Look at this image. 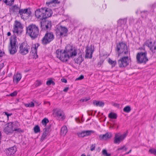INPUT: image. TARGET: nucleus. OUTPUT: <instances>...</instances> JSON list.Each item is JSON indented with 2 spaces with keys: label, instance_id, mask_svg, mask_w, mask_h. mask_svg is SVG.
Instances as JSON below:
<instances>
[{
  "label": "nucleus",
  "instance_id": "f257e3e1",
  "mask_svg": "<svg viewBox=\"0 0 156 156\" xmlns=\"http://www.w3.org/2000/svg\"><path fill=\"white\" fill-rule=\"evenodd\" d=\"M56 57L62 61L66 62L70 58H73L76 56L77 53V50L70 45L67 46L64 50L56 51Z\"/></svg>",
  "mask_w": 156,
  "mask_h": 156
},
{
  "label": "nucleus",
  "instance_id": "f03ea898",
  "mask_svg": "<svg viewBox=\"0 0 156 156\" xmlns=\"http://www.w3.org/2000/svg\"><path fill=\"white\" fill-rule=\"evenodd\" d=\"M26 34L29 36L32 40L37 38L39 34V28L35 24H32L26 28Z\"/></svg>",
  "mask_w": 156,
  "mask_h": 156
},
{
  "label": "nucleus",
  "instance_id": "7ed1b4c3",
  "mask_svg": "<svg viewBox=\"0 0 156 156\" xmlns=\"http://www.w3.org/2000/svg\"><path fill=\"white\" fill-rule=\"evenodd\" d=\"M116 50L118 52L119 55L125 56L127 55L129 52L127 45L123 42L117 44Z\"/></svg>",
  "mask_w": 156,
  "mask_h": 156
},
{
  "label": "nucleus",
  "instance_id": "20e7f679",
  "mask_svg": "<svg viewBox=\"0 0 156 156\" xmlns=\"http://www.w3.org/2000/svg\"><path fill=\"white\" fill-rule=\"evenodd\" d=\"M146 52H141L138 53L136 56L137 62L138 63H146L152 56L151 55L150 56L148 57L147 55Z\"/></svg>",
  "mask_w": 156,
  "mask_h": 156
},
{
  "label": "nucleus",
  "instance_id": "39448f33",
  "mask_svg": "<svg viewBox=\"0 0 156 156\" xmlns=\"http://www.w3.org/2000/svg\"><path fill=\"white\" fill-rule=\"evenodd\" d=\"M68 29L62 26H58L56 30V34L59 38L67 36L68 35Z\"/></svg>",
  "mask_w": 156,
  "mask_h": 156
},
{
  "label": "nucleus",
  "instance_id": "423d86ee",
  "mask_svg": "<svg viewBox=\"0 0 156 156\" xmlns=\"http://www.w3.org/2000/svg\"><path fill=\"white\" fill-rule=\"evenodd\" d=\"M19 52L22 55H25L28 53L30 49V46L27 43L23 42L19 44Z\"/></svg>",
  "mask_w": 156,
  "mask_h": 156
},
{
  "label": "nucleus",
  "instance_id": "0eeeda50",
  "mask_svg": "<svg viewBox=\"0 0 156 156\" xmlns=\"http://www.w3.org/2000/svg\"><path fill=\"white\" fill-rule=\"evenodd\" d=\"M54 39V35L52 32H47L42 39V43L46 45L50 43Z\"/></svg>",
  "mask_w": 156,
  "mask_h": 156
},
{
  "label": "nucleus",
  "instance_id": "6e6552de",
  "mask_svg": "<svg viewBox=\"0 0 156 156\" xmlns=\"http://www.w3.org/2000/svg\"><path fill=\"white\" fill-rule=\"evenodd\" d=\"M16 37L14 38L13 39H10V45L8 48L11 54H14L17 51L18 47L16 44Z\"/></svg>",
  "mask_w": 156,
  "mask_h": 156
},
{
  "label": "nucleus",
  "instance_id": "1a4fd4ad",
  "mask_svg": "<svg viewBox=\"0 0 156 156\" xmlns=\"http://www.w3.org/2000/svg\"><path fill=\"white\" fill-rule=\"evenodd\" d=\"M23 26L21 23L16 20L13 25V28L12 31L14 34L16 35L20 34L22 31Z\"/></svg>",
  "mask_w": 156,
  "mask_h": 156
},
{
  "label": "nucleus",
  "instance_id": "9d476101",
  "mask_svg": "<svg viewBox=\"0 0 156 156\" xmlns=\"http://www.w3.org/2000/svg\"><path fill=\"white\" fill-rule=\"evenodd\" d=\"M128 56H123L118 61V63L120 68L125 67L129 64Z\"/></svg>",
  "mask_w": 156,
  "mask_h": 156
},
{
  "label": "nucleus",
  "instance_id": "9b49d317",
  "mask_svg": "<svg viewBox=\"0 0 156 156\" xmlns=\"http://www.w3.org/2000/svg\"><path fill=\"white\" fill-rule=\"evenodd\" d=\"M16 122H9L6 124V126L4 129L5 132L7 134L13 133L14 127L16 126Z\"/></svg>",
  "mask_w": 156,
  "mask_h": 156
},
{
  "label": "nucleus",
  "instance_id": "f8f14e48",
  "mask_svg": "<svg viewBox=\"0 0 156 156\" xmlns=\"http://www.w3.org/2000/svg\"><path fill=\"white\" fill-rule=\"evenodd\" d=\"M41 27L42 30H48L51 28V23L45 19H42L41 22Z\"/></svg>",
  "mask_w": 156,
  "mask_h": 156
},
{
  "label": "nucleus",
  "instance_id": "ddd939ff",
  "mask_svg": "<svg viewBox=\"0 0 156 156\" xmlns=\"http://www.w3.org/2000/svg\"><path fill=\"white\" fill-rule=\"evenodd\" d=\"M145 44L153 53L156 52V45L155 42H152L150 40H147L145 42Z\"/></svg>",
  "mask_w": 156,
  "mask_h": 156
},
{
  "label": "nucleus",
  "instance_id": "4468645a",
  "mask_svg": "<svg viewBox=\"0 0 156 156\" xmlns=\"http://www.w3.org/2000/svg\"><path fill=\"white\" fill-rule=\"evenodd\" d=\"M18 13L20 14L21 18L23 19H24V18L23 14H26V16L28 17L31 16V12L29 8L21 9L19 10Z\"/></svg>",
  "mask_w": 156,
  "mask_h": 156
},
{
  "label": "nucleus",
  "instance_id": "2eb2a0df",
  "mask_svg": "<svg viewBox=\"0 0 156 156\" xmlns=\"http://www.w3.org/2000/svg\"><path fill=\"white\" fill-rule=\"evenodd\" d=\"M44 13L43 8L37 9L35 12V16L37 18L41 20L44 19Z\"/></svg>",
  "mask_w": 156,
  "mask_h": 156
},
{
  "label": "nucleus",
  "instance_id": "dca6fc26",
  "mask_svg": "<svg viewBox=\"0 0 156 156\" xmlns=\"http://www.w3.org/2000/svg\"><path fill=\"white\" fill-rule=\"evenodd\" d=\"M50 127L51 126L49 125L47 126L44 129V132L41 138V140L43 141L45 139H46L47 136H48L49 132L51 131Z\"/></svg>",
  "mask_w": 156,
  "mask_h": 156
},
{
  "label": "nucleus",
  "instance_id": "f3484780",
  "mask_svg": "<svg viewBox=\"0 0 156 156\" xmlns=\"http://www.w3.org/2000/svg\"><path fill=\"white\" fill-rule=\"evenodd\" d=\"M43 9L44 13V14L43 15L44 19H46L51 16L53 12L51 9L46 8H44Z\"/></svg>",
  "mask_w": 156,
  "mask_h": 156
},
{
  "label": "nucleus",
  "instance_id": "a211bd4d",
  "mask_svg": "<svg viewBox=\"0 0 156 156\" xmlns=\"http://www.w3.org/2000/svg\"><path fill=\"white\" fill-rule=\"evenodd\" d=\"M94 133L93 130H86L77 133V135L80 137H83L84 136L90 135L92 133Z\"/></svg>",
  "mask_w": 156,
  "mask_h": 156
},
{
  "label": "nucleus",
  "instance_id": "6ab92c4d",
  "mask_svg": "<svg viewBox=\"0 0 156 156\" xmlns=\"http://www.w3.org/2000/svg\"><path fill=\"white\" fill-rule=\"evenodd\" d=\"M53 114L55 115V116L58 117V118H61L64 119H65L64 117V114L63 112L60 109H55L53 110Z\"/></svg>",
  "mask_w": 156,
  "mask_h": 156
},
{
  "label": "nucleus",
  "instance_id": "aec40b11",
  "mask_svg": "<svg viewBox=\"0 0 156 156\" xmlns=\"http://www.w3.org/2000/svg\"><path fill=\"white\" fill-rule=\"evenodd\" d=\"M112 136V134L108 132L105 134L100 135H99V138L101 140H106L110 138Z\"/></svg>",
  "mask_w": 156,
  "mask_h": 156
},
{
  "label": "nucleus",
  "instance_id": "412c9836",
  "mask_svg": "<svg viewBox=\"0 0 156 156\" xmlns=\"http://www.w3.org/2000/svg\"><path fill=\"white\" fill-rule=\"evenodd\" d=\"M93 52V51L92 50L91 47L90 48L89 47H87L85 55L86 58H91L92 57V54Z\"/></svg>",
  "mask_w": 156,
  "mask_h": 156
},
{
  "label": "nucleus",
  "instance_id": "4be33fe9",
  "mask_svg": "<svg viewBox=\"0 0 156 156\" xmlns=\"http://www.w3.org/2000/svg\"><path fill=\"white\" fill-rule=\"evenodd\" d=\"M16 149L15 147H12L9 148L6 150V152L9 155H12L15 153Z\"/></svg>",
  "mask_w": 156,
  "mask_h": 156
},
{
  "label": "nucleus",
  "instance_id": "5701e85b",
  "mask_svg": "<svg viewBox=\"0 0 156 156\" xmlns=\"http://www.w3.org/2000/svg\"><path fill=\"white\" fill-rule=\"evenodd\" d=\"M20 9V8L17 5H12L9 8L10 11H12L13 13H14L19 12Z\"/></svg>",
  "mask_w": 156,
  "mask_h": 156
},
{
  "label": "nucleus",
  "instance_id": "b1692460",
  "mask_svg": "<svg viewBox=\"0 0 156 156\" xmlns=\"http://www.w3.org/2000/svg\"><path fill=\"white\" fill-rule=\"evenodd\" d=\"M127 22V19H119L118 21V26L120 27H122L124 25H125Z\"/></svg>",
  "mask_w": 156,
  "mask_h": 156
},
{
  "label": "nucleus",
  "instance_id": "393cba45",
  "mask_svg": "<svg viewBox=\"0 0 156 156\" xmlns=\"http://www.w3.org/2000/svg\"><path fill=\"white\" fill-rule=\"evenodd\" d=\"M21 78V76L20 73H17L14 75L13 78V80L14 82L17 83Z\"/></svg>",
  "mask_w": 156,
  "mask_h": 156
},
{
  "label": "nucleus",
  "instance_id": "a878e982",
  "mask_svg": "<svg viewBox=\"0 0 156 156\" xmlns=\"http://www.w3.org/2000/svg\"><path fill=\"white\" fill-rule=\"evenodd\" d=\"M38 46V44H37V46H36V45H34V46H33L31 48V52L34 55H35L36 56L35 57L36 58H38V55L37 54V48Z\"/></svg>",
  "mask_w": 156,
  "mask_h": 156
},
{
  "label": "nucleus",
  "instance_id": "bb28decb",
  "mask_svg": "<svg viewBox=\"0 0 156 156\" xmlns=\"http://www.w3.org/2000/svg\"><path fill=\"white\" fill-rule=\"evenodd\" d=\"M121 141L122 140L120 136L118 134H115L114 137V143L115 144H119Z\"/></svg>",
  "mask_w": 156,
  "mask_h": 156
},
{
  "label": "nucleus",
  "instance_id": "cd10ccee",
  "mask_svg": "<svg viewBox=\"0 0 156 156\" xmlns=\"http://www.w3.org/2000/svg\"><path fill=\"white\" fill-rule=\"evenodd\" d=\"M68 131L66 126H64L61 129L60 134L62 136H64Z\"/></svg>",
  "mask_w": 156,
  "mask_h": 156
},
{
  "label": "nucleus",
  "instance_id": "c85d7f7f",
  "mask_svg": "<svg viewBox=\"0 0 156 156\" xmlns=\"http://www.w3.org/2000/svg\"><path fill=\"white\" fill-rule=\"evenodd\" d=\"M93 104L97 106H99L100 107H103L104 105V103L102 102H100L94 100L93 101Z\"/></svg>",
  "mask_w": 156,
  "mask_h": 156
},
{
  "label": "nucleus",
  "instance_id": "c756f323",
  "mask_svg": "<svg viewBox=\"0 0 156 156\" xmlns=\"http://www.w3.org/2000/svg\"><path fill=\"white\" fill-rule=\"evenodd\" d=\"M75 62L77 64H80L83 61V59L81 56H79L78 58L74 59Z\"/></svg>",
  "mask_w": 156,
  "mask_h": 156
},
{
  "label": "nucleus",
  "instance_id": "7c9ffc66",
  "mask_svg": "<svg viewBox=\"0 0 156 156\" xmlns=\"http://www.w3.org/2000/svg\"><path fill=\"white\" fill-rule=\"evenodd\" d=\"M3 1L7 5L11 6L14 4V0H10L9 1L7 0H3Z\"/></svg>",
  "mask_w": 156,
  "mask_h": 156
},
{
  "label": "nucleus",
  "instance_id": "2f4dec72",
  "mask_svg": "<svg viewBox=\"0 0 156 156\" xmlns=\"http://www.w3.org/2000/svg\"><path fill=\"white\" fill-rule=\"evenodd\" d=\"M108 117L112 119H116L117 118V115L115 113L111 112L108 115Z\"/></svg>",
  "mask_w": 156,
  "mask_h": 156
},
{
  "label": "nucleus",
  "instance_id": "473e14b6",
  "mask_svg": "<svg viewBox=\"0 0 156 156\" xmlns=\"http://www.w3.org/2000/svg\"><path fill=\"white\" fill-rule=\"evenodd\" d=\"M108 62L109 64L112 65V67L115 66L117 63L116 61H113L110 58L108 59Z\"/></svg>",
  "mask_w": 156,
  "mask_h": 156
},
{
  "label": "nucleus",
  "instance_id": "72a5a7b5",
  "mask_svg": "<svg viewBox=\"0 0 156 156\" xmlns=\"http://www.w3.org/2000/svg\"><path fill=\"white\" fill-rule=\"evenodd\" d=\"M131 108L129 106H126L123 108V111L124 112L129 113L131 111Z\"/></svg>",
  "mask_w": 156,
  "mask_h": 156
},
{
  "label": "nucleus",
  "instance_id": "f704fd0d",
  "mask_svg": "<svg viewBox=\"0 0 156 156\" xmlns=\"http://www.w3.org/2000/svg\"><path fill=\"white\" fill-rule=\"evenodd\" d=\"M34 132L35 133H37L39 132L40 131V127L38 125L35 126L34 127Z\"/></svg>",
  "mask_w": 156,
  "mask_h": 156
},
{
  "label": "nucleus",
  "instance_id": "c9c22d12",
  "mask_svg": "<svg viewBox=\"0 0 156 156\" xmlns=\"http://www.w3.org/2000/svg\"><path fill=\"white\" fill-rule=\"evenodd\" d=\"M48 122L49 120L48 119H47L45 118L42 120L41 123L44 126H45Z\"/></svg>",
  "mask_w": 156,
  "mask_h": 156
},
{
  "label": "nucleus",
  "instance_id": "e433bc0d",
  "mask_svg": "<svg viewBox=\"0 0 156 156\" xmlns=\"http://www.w3.org/2000/svg\"><path fill=\"white\" fill-rule=\"evenodd\" d=\"M60 3V2L58 1V0H52L48 2H46V4L49 5L52 3L55 4H59Z\"/></svg>",
  "mask_w": 156,
  "mask_h": 156
},
{
  "label": "nucleus",
  "instance_id": "4c0bfd02",
  "mask_svg": "<svg viewBox=\"0 0 156 156\" xmlns=\"http://www.w3.org/2000/svg\"><path fill=\"white\" fill-rule=\"evenodd\" d=\"M90 98L89 97H85L84 98H83L81 99L80 100V102L81 103H82L84 102H86L87 101L90 100Z\"/></svg>",
  "mask_w": 156,
  "mask_h": 156
},
{
  "label": "nucleus",
  "instance_id": "58836bf2",
  "mask_svg": "<svg viewBox=\"0 0 156 156\" xmlns=\"http://www.w3.org/2000/svg\"><path fill=\"white\" fill-rule=\"evenodd\" d=\"M148 152L151 154H153L155 155L156 152V149L154 148H151L149 150Z\"/></svg>",
  "mask_w": 156,
  "mask_h": 156
},
{
  "label": "nucleus",
  "instance_id": "ea45409f",
  "mask_svg": "<svg viewBox=\"0 0 156 156\" xmlns=\"http://www.w3.org/2000/svg\"><path fill=\"white\" fill-rule=\"evenodd\" d=\"M15 131L16 133H20L23 132V131L21 130L20 128H17L16 126L14 127L13 131Z\"/></svg>",
  "mask_w": 156,
  "mask_h": 156
},
{
  "label": "nucleus",
  "instance_id": "a19ab883",
  "mask_svg": "<svg viewBox=\"0 0 156 156\" xmlns=\"http://www.w3.org/2000/svg\"><path fill=\"white\" fill-rule=\"evenodd\" d=\"M51 84L53 85H55V83L52 80H48L46 82V84L48 85H50Z\"/></svg>",
  "mask_w": 156,
  "mask_h": 156
},
{
  "label": "nucleus",
  "instance_id": "79ce46f5",
  "mask_svg": "<svg viewBox=\"0 0 156 156\" xmlns=\"http://www.w3.org/2000/svg\"><path fill=\"white\" fill-rule=\"evenodd\" d=\"M102 153L105 156H110L111 155L110 154L108 153L106 150L105 149L102 150Z\"/></svg>",
  "mask_w": 156,
  "mask_h": 156
},
{
  "label": "nucleus",
  "instance_id": "37998d69",
  "mask_svg": "<svg viewBox=\"0 0 156 156\" xmlns=\"http://www.w3.org/2000/svg\"><path fill=\"white\" fill-rule=\"evenodd\" d=\"M127 150L126 148L124 146H123L120 148H118L117 150L119 151L120 150H122L123 151H126Z\"/></svg>",
  "mask_w": 156,
  "mask_h": 156
},
{
  "label": "nucleus",
  "instance_id": "c03bdc74",
  "mask_svg": "<svg viewBox=\"0 0 156 156\" xmlns=\"http://www.w3.org/2000/svg\"><path fill=\"white\" fill-rule=\"evenodd\" d=\"M42 84L41 82L40 81L37 80L36 81V82L35 85L36 87H37Z\"/></svg>",
  "mask_w": 156,
  "mask_h": 156
},
{
  "label": "nucleus",
  "instance_id": "a18cd8bd",
  "mask_svg": "<svg viewBox=\"0 0 156 156\" xmlns=\"http://www.w3.org/2000/svg\"><path fill=\"white\" fill-rule=\"evenodd\" d=\"M17 94V92L16 91H14V92L11 93L9 95V96H10L11 97H14Z\"/></svg>",
  "mask_w": 156,
  "mask_h": 156
},
{
  "label": "nucleus",
  "instance_id": "49530a36",
  "mask_svg": "<svg viewBox=\"0 0 156 156\" xmlns=\"http://www.w3.org/2000/svg\"><path fill=\"white\" fill-rule=\"evenodd\" d=\"M95 144H92L90 147V150L92 151L95 150Z\"/></svg>",
  "mask_w": 156,
  "mask_h": 156
},
{
  "label": "nucleus",
  "instance_id": "de8ad7c7",
  "mask_svg": "<svg viewBox=\"0 0 156 156\" xmlns=\"http://www.w3.org/2000/svg\"><path fill=\"white\" fill-rule=\"evenodd\" d=\"M3 113H4L6 115L8 118L9 116H10L12 115V113H8V112H4Z\"/></svg>",
  "mask_w": 156,
  "mask_h": 156
},
{
  "label": "nucleus",
  "instance_id": "09e8293b",
  "mask_svg": "<svg viewBox=\"0 0 156 156\" xmlns=\"http://www.w3.org/2000/svg\"><path fill=\"white\" fill-rule=\"evenodd\" d=\"M126 134L125 133L122 135H121L120 136V137H121V140H122L126 137Z\"/></svg>",
  "mask_w": 156,
  "mask_h": 156
},
{
  "label": "nucleus",
  "instance_id": "8fccbe9b",
  "mask_svg": "<svg viewBox=\"0 0 156 156\" xmlns=\"http://www.w3.org/2000/svg\"><path fill=\"white\" fill-rule=\"evenodd\" d=\"M4 54V52L0 49V58L2 57Z\"/></svg>",
  "mask_w": 156,
  "mask_h": 156
},
{
  "label": "nucleus",
  "instance_id": "3c124183",
  "mask_svg": "<svg viewBox=\"0 0 156 156\" xmlns=\"http://www.w3.org/2000/svg\"><path fill=\"white\" fill-rule=\"evenodd\" d=\"M29 107H33L34 106V104L33 102H31L30 103H29Z\"/></svg>",
  "mask_w": 156,
  "mask_h": 156
},
{
  "label": "nucleus",
  "instance_id": "603ef678",
  "mask_svg": "<svg viewBox=\"0 0 156 156\" xmlns=\"http://www.w3.org/2000/svg\"><path fill=\"white\" fill-rule=\"evenodd\" d=\"M84 78V76L83 75H81L80 76H79L78 78L76 79L77 80H81L83 79Z\"/></svg>",
  "mask_w": 156,
  "mask_h": 156
},
{
  "label": "nucleus",
  "instance_id": "864d4df0",
  "mask_svg": "<svg viewBox=\"0 0 156 156\" xmlns=\"http://www.w3.org/2000/svg\"><path fill=\"white\" fill-rule=\"evenodd\" d=\"M69 87H66L64 89H63V91L64 92H67L68 89H69Z\"/></svg>",
  "mask_w": 156,
  "mask_h": 156
},
{
  "label": "nucleus",
  "instance_id": "5fc2aeb1",
  "mask_svg": "<svg viewBox=\"0 0 156 156\" xmlns=\"http://www.w3.org/2000/svg\"><path fill=\"white\" fill-rule=\"evenodd\" d=\"M61 81L62 82H64L65 83H66L67 82V81L65 79H61Z\"/></svg>",
  "mask_w": 156,
  "mask_h": 156
},
{
  "label": "nucleus",
  "instance_id": "6e6d98bb",
  "mask_svg": "<svg viewBox=\"0 0 156 156\" xmlns=\"http://www.w3.org/2000/svg\"><path fill=\"white\" fill-rule=\"evenodd\" d=\"M113 105L115 106L119 107V105L118 104H117V103H115Z\"/></svg>",
  "mask_w": 156,
  "mask_h": 156
},
{
  "label": "nucleus",
  "instance_id": "4d7b16f0",
  "mask_svg": "<svg viewBox=\"0 0 156 156\" xmlns=\"http://www.w3.org/2000/svg\"><path fill=\"white\" fill-rule=\"evenodd\" d=\"M101 64L102 62H100L98 63V65L100 66L101 65Z\"/></svg>",
  "mask_w": 156,
  "mask_h": 156
},
{
  "label": "nucleus",
  "instance_id": "13d9d810",
  "mask_svg": "<svg viewBox=\"0 0 156 156\" xmlns=\"http://www.w3.org/2000/svg\"><path fill=\"white\" fill-rule=\"evenodd\" d=\"M11 34L10 32H8L7 35L8 36H9L11 35Z\"/></svg>",
  "mask_w": 156,
  "mask_h": 156
},
{
  "label": "nucleus",
  "instance_id": "bf43d9fd",
  "mask_svg": "<svg viewBox=\"0 0 156 156\" xmlns=\"http://www.w3.org/2000/svg\"><path fill=\"white\" fill-rule=\"evenodd\" d=\"M75 119L76 121H78L80 122V119L79 118H76Z\"/></svg>",
  "mask_w": 156,
  "mask_h": 156
},
{
  "label": "nucleus",
  "instance_id": "052dcab7",
  "mask_svg": "<svg viewBox=\"0 0 156 156\" xmlns=\"http://www.w3.org/2000/svg\"><path fill=\"white\" fill-rule=\"evenodd\" d=\"M33 58H35V59H36V58H35V57H36V55H34V54H33Z\"/></svg>",
  "mask_w": 156,
  "mask_h": 156
},
{
  "label": "nucleus",
  "instance_id": "680f3d73",
  "mask_svg": "<svg viewBox=\"0 0 156 156\" xmlns=\"http://www.w3.org/2000/svg\"><path fill=\"white\" fill-rule=\"evenodd\" d=\"M26 106H27V107H29V104H27L26 105Z\"/></svg>",
  "mask_w": 156,
  "mask_h": 156
},
{
  "label": "nucleus",
  "instance_id": "e2e57ef3",
  "mask_svg": "<svg viewBox=\"0 0 156 156\" xmlns=\"http://www.w3.org/2000/svg\"><path fill=\"white\" fill-rule=\"evenodd\" d=\"M131 151H132V150L131 149L128 152L129 153H130L131 152Z\"/></svg>",
  "mask_w": 156,
  "mask_h": 156
},
{
  "label": "nucleus",
  "instance_id": "0e129e2a",
  "mask_svg": "<svg viewBox=\"0 0 156 156\" xmlns=\"http://www.w3.org/2000/svg\"><path fill=\"white\" fill-rule=\"evenodd\" d=\"M81 156H86V155L84 154H82Z\"/></svg>",
  "mask_w": 156,
  "mask_h": 156
},
{
  "label": "nucleus",
  "instance_id": "69168bd1",
  "mask_svg": "<svg viewBox=\"0 0 156 156\" xmlns=\"http://www.w3.org/2000/svg\"><path fill=\"white\" fill-rule=\"evenodd\" d=\"M129 152H127V153H126V154H129Z\"/></svg>",
  "mask_w": 156,
  "mask_h": 156
},
{
  "label": "nucleus",
  "instance_id": "338daca9",
  "mask_svg": "<svg viewBox=\"0 0 156 156\" xmlns=\"http://www.w3.org/2000/svg\"><path fill=\"white\" fill-rule=\"evenodd\" d=\"M2 0H0V1H1Z\"/></svg>",
  "mask_w": 156,
  "mask_h": 156
}]
</instances>
